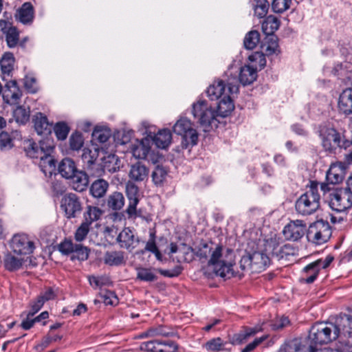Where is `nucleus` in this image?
Segmentation results:
<instances>
[{
  "mask_svg": "<svg viewBox=\"0 0 352 352\" xmlns=\"http://www.w3.org/2000/svg\"><path fill=\"white\" fill-rule=\"evenodd\" d=\"M200 259L207 261L208 270L215 276L229 278L233 275V252L212 242H202L196 252Z\"/></svg>",
  "mask_w": 352,
  "mask_h": 352,
  "instance_id": "obj_1",
  "label": "nucleus"
},
{
  "mask_svg": "<svg viewBox=\"0 0 352 352\" xmlns=\"http://www.w3.org/2000/svg\"><path fill=\"white\" fill-rule=\"evenodd\" d=\"M233 66H230L224 75V79L214 80L207 89L206 93L211 100H219V114L226 117L234 110L233 98L239 92L238 80L232 76Z\"/></svg>",
  "mask_w": 352,
  "mask_h": 352,
  "instance_id": "obj_2",
  "label": "nucleus"
},
{
  "mask_svg": "<svg viewBox=\"0 0 352 352\" xmlns=\"http://www.w3.org/2000/svg\"><path fill=\"white\" fill-rule=\"evenodd\" d=\"M339 336L352 337V316L344 314L336 318V323H318L314 324L308 336L309 345L328 344Z\"/></svg>",
  "mask_w": 352,
  "mask_h": 352,
  "instance_id": "obj_3",
  "label": "nucleus"
},
{
  "mask_svg": "<svg viewBox=\"0 0 352 352\" xmlns=\"http://www.w3.org/2000/svg\"><path fill=\"white\" fill-rule=\"evenodd\" d=\"M276 246V239L272 237L267 239H259L257 243H249L248 252L252 261V270L254 272L264 270L270 263L268 254L273 252Z\"/></svg>",
  "mask_w": 352,
  "mask_h": 352,
  "instance_id": "obj_4",
  "label": "nucleus"
},
{
  "mask_svg": "<svg viewBox=\"0 0 352 352\" xmlns=\"http://www.w3.org/2000/svg\"><path fill=\"white\" fill-rule=\"evenodd\" d=\"M191 113L197 122L204 127L205 131H208L210 128L217 126L219 109H215L205 100L199 99L192 104Z\"/></svg>",
  "mask_w": 352,
  "mask_h": 352,
  "instance_id": "obj_5",
  "label": "nucleus"
},
{
  "mask_svg": "<svg viewBox=\"0 0 352 352\" xmlns=\"http://www.w3.org/2000/svg\"><path fill=\"white\" fill-rule=\"evenodd\" d=\"M320 205L318 184L312 182L309 189L296 200L295 207L298 214L310 215L319 209Z\"/></svg>",
  "mask_w": 352,
  "mask_h": 352,
  "instance_id": "obj_6",
  "label": "nucleus"
},
{
  "mask_svg": "<svg viewBox=\"0 0 352 352\" xmlns=\"http://www.w3.org/2000/svg\"><path fill=\"white\" fill-rule=\"evenodd\" d=\"M173 131L182 137V148H190L197 144L199 134L192 121L181 116L173 126Z\"/></svg>",
  "mask_w": 352,
  "mask_h": 352,
  "instance_id": "obj_7",
  "label": "nucleus"
},
{
  "mask_svg": "<svg viewBox=\"0 0 352 352\" xmlns=\"http://www.w3.org/2000/svg\"><path fill=\"white\" fill-rule=\"evenodd\" d=\"M331 229L327 221L319 220L313 223L308 228L307 237L308 240L316 245H321L330 239Z\"/></svg>",
  "mask_w": 352,
  "mask_h": 352,
  "instance_id": "obj_8",
  "label": "nucleus"
},
{
  "mask_svg": "<svg viewBox=\"0 0 352 352\" xmlns=\"http://www.w3.org/2000/svg\"><path fill=\"white\" fill-rule=\"evenodd\" d=\"M320 137L322 138V146L325 150L331 151L336 147L347 148L350 145V142L345 140L333 128H323L320 131Z\"/></svg>",
  "mask_w": 352,
  "mask_h": 352,
  "instance_id": "obj_9",
  "label": "nucleus"
},
{
  "mask_svg": "<svg viewBox=\"0 0 352 352\" xmlns=\"http://www.w3.org/2000/svg\"><path fill=\"white\" fill-rule=\"evenodd\" d=\"M346 165L341 162L332 163L326 173V182L321 183L320 188L324 192H329L330 188L329 184L335 185L340 184L346 174Z\"/></svg>",
  "mask_w": 352,
  "mask_h": 352,
  "instance_id": "obj_10",
  "label": "nucleus"
},
{
  "mask_svg": "<svg viewBox=\"0 0 352 352\" xmlns=\"http://www.w3.org/2000/svg\"><path fill=\"white\" fill-rule=\"evenodd\" d=\"M333 258L328 256L324 260L318 259L305 266L302 272L300 281L305 283H312L317 278L322 269L327 268L333 261Z\"/></svg>",
  "mask_w": 352,
  "mask_h": 352,
  "instance_id": "obj_11",
  "label": "nucleus"
},
{
  "mask_svg": "<svg viewBox=\"0 0 352 352\" xmlns=\"http://www.w3.org/2000/svg\"><path fill=\"white\" fill-rule=\"evenodd\" d=\"M329 206L337 212H344L352 206V195L348 190L340 189L330 195Z\"/></svg>",
  "mask_w": 352,
  "mask_h": 352,
  "instance_id": "obj_12",
  "label": "nucleus"
},
{
  "mask_svg": "<svg viewBox=\"0 0 352 352\" xmlns=\"http://www.w3.org/2000/svg\"><path fill=\"white\" fill-rule=\"evenodd\" d=\"M11 250L16 254L28 255L34 250V242L25 234H14L10 242Z\"/></svg>",
  "mask_w": 352,
  "mask_h": 352,
  "instance_id": "obj_13",
  "label": "nucleus"
},
{
  "mask_svg": "<svg viewBox=\"0 0 352 352\" xmlns=\"http://www.w3.org/2000/svg\"><path fill=\"white\" fill-rule=\"evenodd\" d=\"M24 149L28 157L38 160L45 153L53 152L54 145L53 141L49 139L39 141L38 144L31 140H28L26 142Z\"/></svg>",
  "mask_w": 352,
  "mask_h": 352,
  "instance_id": "obj_14",
  "label": "nucleus"
},
{
  "mask_svg": "<svg viewBox=\"0 0 352 352\" xmlns=\"http://www.w3.org/2000/svg\"><path fill=\"white\" fill-rule=\"evenodd\" d=\"M140 349L146 352H175L177 350V344L171 340H151L142 342Z\"/></svg>",
  "mask_w": 352,
  "mask_h": 352,
  "instance_id": "obj_15",
  "label": "nucleus"
},
{
  "mask_svg": "<svg viewBox=\"0 0 352 352\" xmlns=\"http://www.w3.org/2000/svg\"><path fill=\"white\" fill-rule=\"evenodd\" d=\"M137 278L145 282H154L157 280V272L167 277H174L179 274L180 271L170 272L168 270L153 267H137Z\"/></svg>",
  "mask_w": 352,
  "mask_h": 352,
  "instance_id": "obj_16",
  "label": "nucleus"
},
{
  "mask_svg": "<svg viewBox=\"0 0 352 352\" xmlns=\"http://www.w3.org/2000/svg\"><path fill=\"white\" fill-rule=\"evenodd\" d=\"M61 208L67 218L75 217L82 210L81 203L78 197L74 193L65 195L61 200Z\"/></svg>",
  "mask_w": 352,
  "mask_h": 352,
  "instance_id": "obj_17",
  "label": "nucleus"
},
{
  "mask_svg": "<svg viewBox=\"0 0 352 352\" xmlns=\"http://www.w3.org/2000/svg\"><path fill=\"white\" fill-rule=\"evenodd\" d=\"M306 227L302 220L292 221L285 226L283 233L286 239L297 241L305 234Z\"/></svg>",
  "mask_w": 352,
  "mask_h": 352,
  "instance_id": "obj_18",
  "label": "nucleus"
},
{
  "mask_svg": "<svg viewBox=\"0 0 352 352\" xmlns=\"http://www.w3.org/2000/svg\"><path fill=\"white\" fill-rule=\"evenodd\" d=\"M22 92L17 85L16 80L8 81L2 91L3 101L9 104H16L19 102Z\"/></svg>",
  "mask_w": 352,
  "mask_h": 352,
  "instance_id": "obj_19",
  "label": "nucleus"
},
{
  "mask_svg": "<svg viewBox=\"0 0 352 352\" xmlns=\"http://www.w3.org/2000/svg\"><path fill=\"white\" fill-rule=\"evenodd\" d=\"M117 241L122 248L132 252L139 244L140 239L129 228L123 229L117 237Z\"/></svg>",
  "mask_w": 352,
  "mask_h": 352,
  "instance_id": "obj_20",
  "label": "nucleus"
},
{
  "mask_svg": "<svg viewBox=\"0 0 352 352\" xmlns=\"http://www.w3.org/2000/svg\"><path fill=\"white\" fill-rule=\"evenodd\" d=\"M231 66H233L232 76H236V74L238 72V68L233 65ZM236 78L238 80V83L241 82L243 85H250L256 80L257 78V69L253 66L245 65L241 67L239 76ZM238 85L239 86V84H238Z\"/></svg>",
  "mask_w": 352,
  "mask_h": 352,
  "instance_id": "obj_21",
  "label": "nucleus"
},
{
  "mask_svg": "<svg viewBox=\"0 0 352 352\" xmlns=\"http://www.w3.org/2000/svg\"><path fill=\"white\" fill-rule=\"evenodd\" d=\"M126 194L129 201L126 212L129 217L135 216L136 206L139 202V189L131 181H129L126 184Z\"/></svg>",
  "mask_w": 352,
  "mask_h": 352,
  "instance_id": "obj_22",
  "label": "nucleus"
},
{
  "mask_svg": "<svg viewBox=\"0 0 352 352\" xmlns=\"http://www.w3.org/2000/svg\"><path fill=\"white\" fill-rule=\"evenodd\" d=\"M149 173V168L143 163L138 162L131 166L129 177L131 182H144L148 180Z\"/></svg>",
  "mask_w": 352,
  "mask_h": 352,
  "instance_id": "obj_23",
  "label": "nucleus"
},
{
  "mask_svg": "<svg viewBox=\"0 0 352 352\" xmlns=\"http://www.w3.org/2000/svg\"><path fill=\"white\" fill-rule=\"evenodd\" d=\"M133 156L137 159H145L151 150V141L148 138L135 140L130 146Z\"/></svg>",
  "mask_w": 352,
  "mask_h": 352,
  "instance_id": "obj_24",
  "label": "nucleus"
},
{
  "mask_svg": "<svg viewBox=\"0 0 352 352\" xmlns=\"http://www.w3.org/2000/svg\"><path fill=\"white\" fill-rule=\"evenodd\" d=\"M332 73L334 76H338L340 79L346 84L352 85V64L348 62H344L336 65Z\"/></svg>",
  "mask_w": 352,
  "mask_h": 352,
  "instance_id": "obj_25",
  "label": "nucleus"
},
{
  "mask_svg": "<svg viewBox=\"0 0 352 352\" xmlns=\"http://www.w3.org/2000/svg\"><path fill=\"white\" fill-rule=\"evenodd\" d=\"M82 159L84 163L87 165V168L91 170L93 168H96L97 173H92L91 174L96 176H100L102 175V170L100 169L99 164H96L95 162L97 159L96 151H91L89 148H84L82 154Z\"/></svg>",
  "mask_w": 352,
  "mask_h": 352,
  "instance_id": "obj_26",
  "label": "nucleus"
},
{
  "mask_svg": "<svg viewBox=\"0 0 352 352\" xmlns=\"http://www.w3.org/2000/svg\"><path fill=\"white\" fill-rule=\"evenodd\" d=\"M0 28L6 34L8 45L10 47H15L19 41V32L16 28L4 21H0Z\"/></svg>",
  "mask_w": 352,
  "mask_h": 352,
  "instance_id": "obj_27",
  "label": "nucleus"
},
{
  "mask_svg": "<svg viewBox=\"0 0 352 352\" xmlns=\"http://www.w3.org/2000/svg\"><path fill=\"white\" fill-rule=\"evenodd\" d=\"M338 109L345 115L352 113V89H346L341 93L338 100Z\"/></svg>",
  "mask_w": 352,
  "mask_h": 352,
  "instance_id": "obj_28",
  "label": "nucleus"
},
{
  "mask_svg": "<svg viewBox=\"0 0 352 352\" xmlns=\"http://www.w3.org/2000/svg\"><path fill=\"white\" fill-rule=\"evenodd\" d=\"M52 153L47 152L38 159V166L45 176H51L56 170V162Z\"/></svg>",
  "mask_w": 352,
  "mask_h": 352,
  "instance_id": "obj_29",
  "label": "nucleus"
},
{
  "mask_svg": "<svg viewBox=\"0 0 352 352\" xmlns=\"http://www.w3.org/2000/svg\"><path fill=\"white\" fill-rule=\"evenodd\" d=\"M34 129L40 135H48L52 133V124L49 123L46 116L41 113L35 116L34 119Z\"/></svg>",
  "mask_w": 352,
  "mask_h": 352,
  "instance_id": "obj_30",
  "label": "nucleus"
},
{
  "mask_svg": "<svg viewBox=\"0 0 352 352\" xmlns=\"http://www.w3.org/2000/svg\"><path fill=\"white\" fill-rule=\"evenodd\" d=\"M69 179H72V188L78 192L85 190L89 184L87 175L81 170H76Z\"/></svg>",
  "mask_w": 352,
  "mask_h": 352,
  "instance_id": "obj_31",
  "label": "nucleus"
},
{
  "mask_svg": "<svg viewBox=\"0 0 352 352\" xmlns=\"http://www.w3.org/2000/svg\"><path fill=\"white\" fill-rule=\"evenodd\" d=\"M262 331V327L256 326L254 327H245L233 337V344H241L245 342L250 337Z\"/></svg>",
  "mask_w": 352,
  "mask_h": 352,
  "instance_id": "obj_32",
  "label": "nucleus"
},
{
  "mask_svg": "<svg viewBox=\"0 0 352 352\" xmlns=\"http://www.w3.org/2000/svg\"><path fill=\"white\" fill-rule=\"evenodd\" d=\"M172 134L170 130L164 129L160 130L153 138L155 145L160 148H166L170 144Z\"/></svg>",
  "mask_w": 352,
  "mask_h": 352,
  "instance_id": "obj_33",
  "label": "nucleus"
},
{
  "mask_svg": "<svg viewBox=\"0 0 352 352\" xmlns=\"http://www.w3.org/2000/svg\"><path fill=\"white\" fill-rule=\"evenodd\" d=\"M58 173L63 177L70 178L77 170L74 162L70 158H64L58 167Z\"/></svg>",
  "mask_w": 352,
  "mask_h": 352,
  "instance_id": "obj_34",
  "label": "nucleus"
},
{
  "mask_svg": "<svg viewBox=\"0 0 352 352\" xmlns=\"http://www.w3.org/2000/svg\"><path fill=\"white\" fill-rule=\"evenodd\" d=\"M18 19L23 24H30L34 19L33 6L30 3H25L18 11Z\"/></svg>",
  "mask_w": 352,
  "mask_h": 352,
  "instance_id": "obj_35",
  "label": "nucleus"
},
{
  "mask_svg": "<svg viewBox=\"0 0 352 352\" xmlns=\"http://www.w3.org/2000/svg\"><path fill=\"white\" fill-rule=\"evenodd\" d=\"M109 187V184L104 179H99L95 181L90 187L91 195L96 198L104 196Z\"/></svg>",
  "mask_w": 352,
  "mask_h": 352,
  "instance_id": "obj_36",
  "label": "nucleus"
},
{
  "mask_svg": "<svg viewBox=\"0 0 352 352\" xmlns=\"http://www.w3.org/2000/svg\"><path fill=\"white\" fill-rule=\"evenodd\" d=\"M104 263L111 266L120 265L124 263V256L122 252H107L104 257Z\"/></svg>",
  "mask_w": 352,
  "mask_h": 352,
  "instance_id": "obj_37",
  "label": "nucleus"
},
{
  "mask_svg": "<svg viewBox=\"0 0 352 352\" xmlns=\"http://www.w3.org/2000/svg\"><path fill=\"white\" fill-rule=\"evenodd\" d=\"M279 28V21L274 16H268L262 23V30L267 35L272 36Z\"/></svg>",
  "mask_w": 352,
  "mask_h": 352,
  "instance_id": "obj_38",
  "label": "nucleus"
},
{
  "mask_svg": "<svg viewBox=\"0 0 352 352\" xmlns=\"http://www.w3.org/2000/svg\"><path fill=\"white\" fill-rule=\"evenodd\" d=\"M30 108L24 106L17 107L13 111V116L16 122L21 124L27 123L30 120Z\"/></svg>",
  "mask_w": 352,
  "mask_h": 352,
  "instance_id": "obj_39",
  "label": "nucleus"
},
{
  "mask_svg": "<svg viewBox=\"0 0 352 352\" xmlns=\"http://www.w3.org/2000/svg\"><path fill=\"white\" fill-rule=\"evenodd\" d=\"M124 204L123 195L119 192H114L108 198L107 205L113 210H120Z\"/></svg>",
  "mask_w": 352,
  "mask_h": 352,
  "instance_id": "obj_40",
  "label": "nucleus"
},
{
  "mask_svg": "<svg viewBox=\"0 0 352 352\" xmlns=\"http://www.w3.org/2000/svg\"><path fill=\"white\" fill-rule=\"evenodd\" d=\"M23 264V260L16 257L11 253L6 255L4 258V266L9 271H15L19 270Z\"/></svg>",
  "mask_w": 352,
  "mask_h": 352,
  "instance_id": "obj_41",
  "label": "nucleus"
},
{
  "mask_svg": "<svg viewBox=\"0 0 352 352\" xmlns=\"http://www.w3.org/2000/svg\"><path fill=\"white\" fill-rule=\"evenodd\" d=\"M171 334L170 332L166 331L165 328L162 326H158L156 327H151L146 330V331L142 333L140 335V338H148V337H155V336H164L168 337Z\"/></svg>",
  "mask_w": 352,
  "mask_h": 352,
  "instance_id": "obj_42",
  "label": "nucleus"
},
{
  "mask_svg": "<svg viewBox=\"0 0 352 352\" xmlns=\"http://www.w3.org/2000/svg\"><path fill=\"white\" fill-rule=\"evenodd\" d=\"M260 34L258 32L252 30L249 32L245 36L243 44L246 49L253 50L258 43Z\"/></svg>",
  "mask_w": 352,
  "mask_h": 352,
  "instance_id": "obj_43",
  "label": "nucleus"
},
{
  "mask_svg": "<svg viewBox=\"0 0 352 352\" xmlns=\"http://www.w3.org/2000/svg\"><path fill=\"white\" fill-rule=\"evenodd\" d=\"M53 129L58 140H65L67 138L70 130L69 126L65 122H57Z\"/></svg>",
  "mask_w": 352,
  "mask_h": 352,
  "instance_id": "obj_44",
  "label": "nucleus"
},
{
  "mask_svg": "<svg viewBox=\"0 0 352 352\" xmlns=\"http://www.w3.org/2000/svg\"><path fill=\"white\" fill-rule=\"evenodd\" d=\"M14 61V57L11 53H6L3 55L0 61L1 70L3 74H10L13 69Z\"/></svg>",
  "mask_w": 352,
  "mask_h": 352,
  "instance_id": "obj_45",
  "label": "nucleus"
},
{
  "mask_svg": "<svg viewBox=\"0 0 352 352\" xmlns=\"http://www.w3.org/2000/svg\"><path fill=\"white\" fill-rule=\"evenodd\" d=\"M225 344L220 338H216L208 341L204 347L209 352H219L223 349Z\"/></svg>",
  "mask_w": 352,
  "mask_h": 352,
  "instance_id": "obj_46",
  "label": "nucleus"
},
{
  "mask_svg": "<svg viewBox=\"0 0 352 352\" xmlns=\"http://www.w3.org/2000/svg\"><path fill=\"white\" fill-rule=\"evenodd\" d=\"M269 3L267 0H254V14L258 18L265 16L269 9Z\"/></svg>",
  "mask_w": 352,
  "mask_h": 352,
  "instance_id": "obj_47",
  "label": "nucleus"
},
{
  "mask_svg": "<svg viewBox=\"0 0 352 352\" xmlns=\"http://www.w3.org/2000/svg\"><path fill=\"white\" fill-rule=\"evenodd\" d=\"M102 214V211L99 208L89 206L85 213V221H88L89 225H91L92 222L98 220Z\"/></svg>",
  "mask_w": 352,
  "mask_h": 352,
  "instance_id": "obj_48",
  "label": "nucleus"
},
{
  "mask_svg": "<svg viewBox=\"0 0 352 352\" xmlns=\"http://www.w3.org/2000/svg\"><path fill=\"white\" fill-rule=\"evenodd\" d=\"M301 346V341L296 338L283 344L279 349V352H298L302 349Z\"/></svg>",
  "mask_w": 352,
  "mask_h": 352,
  "instance_id": "obj_49",
  "label": "nucleus"
},
{
  "mask_svg": "<svg viewBox=\"0 0 352 352\" xmlns=\"http://www.w3.org/2000/svg\"><path fill=\"white\" fill-rule=\"evenodd\" d=\"M267 55H272L279 52V47L277 38L272 35L267 38V42L263 46Z\"/></svg>",
  "mask_w": 352,
  "mask_h": 352,
  "instance_id": "obj_50",
  "label": "nucleus"
},
{
  "mask_svg": "<svg viewBox=\"0 0 352 352\" xmlns=\"http://www.w3.org/2000/svg\"><path fill=\"white\" fill-rule=\"evenodd\" d=\"M93 138L100 143H105L111 137V131L108 129H95L92 133Z\"/></svg>",
  "mask_w": 352,
  "mask_h": 352,
  "instance_id": "obj_51",
  "label": "nucleus"
},
{
  "mask_svg": "<svg viewBox=\"0 0 352 352\" xmlns=\"http://www.w3.org/2000/svg\"><path fill=\"white\" fill-rule=\"evenodd\" d=\"M89 282L90 285L94 288L101 287L104 285H109L111 283L109 278L105 275L100 276H89Z\"/></svg>",
  "mask_w": 352,
  "mask_h": 352,
  "instance_id": "obj_52",
  "label": "nucleus"
},
{
  "mask_svg": "<svg viewBox=\"0 0 352 352\" xmlns=\"http://www.w3.org/2000/svg\"><path fill=\"white\" fill-rule=\"evenodd\" d=\"M72 259H77L78 261H85L88 258L89 253L88 250L85 247H82L80 244H77L75 250L72 252Z\"/></svg>",
  "mask_w": 352,
  "mask_h": 352,
  "instance_id": "obj_53",
  "label": "nucleus"
},
{
  "mask_svg": "<svg viewBox=\"0 0 352 352\" xmlns=\"http://www.w3.org/2000/svg\"><path fill=\"white\" fill-rule=\"evenodd\" d=\"M83 137L78 132L73 133L69 138L70 148L74 151H78L80 149L83 145Z\"/></svg>",
  "mask_w": 352,
  "mask_h": 352,
  "instance_id": "obj_54",
  "label": "nucleus"
},
{
  "mask_svg": "<svg viewBox=\"0 0 352 352\" xmlns=\"http://www.w3.org/2000/svg\"><path fill=\"white\" fill-rule=\"evenodd\" d=\"M24 87L29 93L31 94H34L38 91V87L37 82L33 75L25 76L24 78Z\"/></svg>",
  "mask_w": 352,
  "mask_h": 352,
  "instance_id": "obj_55",
  "label": "nucleus"
},
{
  "mask_svg": "<svg viewBox=\"0 0 352 352\" xmlns=\"http://www.w3.org/2000/svg\"><path fill=\"white\" fill-rule=\"evenodd\" d=\"M89 227L90 225L88 221L82 222L76 231L75 239L77 241H83L86 238L87 234L89 232Z\"/></svg>",
  "mask_w": 352,
  "mask_h": 352,
  "instance_id": "obj_56",
  "label": "nucleus"
},
{
  "mask_svg": "<svg viewBox=\"0 0 352 352\" xmlns=\"http://www.w3.org/2000/svg\"><path fill=\"white\" fill-rule=\"evenodd\" d=\"M103 302L107 305H116L118 303V298L114 292L107 290L100 294Z\"/></svg>",
  "mask_w": 352,
  "mask_h": 352,
  "instance_id": "obj_57",
  "label": "nucleus"
},
{
  "mask_svg": "<svg viewBox=\"0 0 352 352\" xmlns=\"http://www.w3.org/2000/svg\"><path fill=\"white\" fill-rule=\"evenodd\" d=\"M152 179L153 182L158 185L162 183L166 176V171L164 168L157 166L152 173Z\"/></svg>",
  "mask_w": 352,
  "mask_h": 352,
  "instance_id": "obj_58",
  "label": "nucleus"
},
{
  "mask_svg": "<svg viewBox=\"0 0 352 352\" xmlns=\"http://www.w3.org/2000/svg\"><path fill=\"white\" fill-rule=\"evenodd\" d=\"M291 0H274L272 9L275 12L282 13L289 8Z\"/></svg>",
  "mask_w": 352,
  "mask_h": 352,
  "instance_id": "obj_59",
  "label": "nucleus"
},
{
  "mask_svg": "<svg viewBox=\"0 0 352 352\" xmlns=\"http://www.w3.org/2000/svg\"><path fill=\"white\" fill-rule=\"evenodd\" d=\"M13 146L12 140L6 132L1 131L0 133V148L10 149Z\"/></svg>",
  "mask_w": 352,
  "mask_h": 352,
  "instance_id": "obj_60",
  "label": "nucleus"
},
{
  "mask_svg": "<svg viewBox=\"0 0 352 352\" xmlns=\"http://www.w3.org/2000/svg\"><path fill=\"white\" fill-rule=\"evenodd\" d=\"M77 244H74L70 240H65L60 243L58 250L64 254H72Z\"/></svg>",
  "mask_w": 352,
  "mask_h": 352,
  "instance_id": "obj_61",
  "label": "nucleus"
},
{
  "mask_svg": "<svg viewBox=\"0 0 352 352\" xmlns=\"http://www.w3.org/2000/svg\"><path fill=\"white\" fill-rule=\"evenodd\" d=\"M267 338V336H263L260 338H257L254 340L253 342L249 343L241 352H252L260 344L265 341Z\"/></svg>",
  "mask_w": 352,
  "mask_h": 352,
  "instance_id": "obj_62",
  "label": "nucleus"
},
{
  "mask_svg": "<svg viewBox=\"0 0 352 352\" xmlns=\"http://www.w3.org/2000/svg\"><path fill=\"white\" fill-rule=\"evenodd\" d=\"M44 302L38 297L30 304V309L28 313L30 315L34 316L36 314L43 306Z\"/></svg>",
  "mask_w": 352,
  "mask_h": 352,
  "instance_id": "obj_63",
  "label": "nucleus"
},
{
  "mask_svg": "<svg viewBox=\"0 0 352 352\" xmlns=\"http://www.w3.org/2000/svg\"><path fill=\"white\" fill-rule=\"evenodd\" d=\"M56 294L52 288L49 287L42 292L38 296L40 299L43 300L44 302L55 298Z\"/></svg>",
  "mask_w": 352,
  "mask_h": 352,
  "instance_id": "obj_64",
  "label": "nucleus"
}]
</instances>
